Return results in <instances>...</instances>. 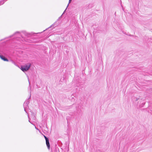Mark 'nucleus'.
I'll return each mask as SVG.
<instances>
[{"instance_id":"1","label":"nucleus","mask_w":152,"mask_h":152,"mask_svg":"<svg viewBox=\"0 0 152 152\" xmlns=\"http://www.w3.org/2000/svg\"><path fill=\"white\" fill-rule=\"evenodd\" d=\"M4 55V56L3 55L0 54V58L3 60L4 61H8L9 60L7 59V57H10V51L8 48H4L2 51Z\"/></svg>"},{"instance_id":"2","label":"nucleus","mask_w":152,"mask_h":152,"mask_svg":"<svg viewBox=\"0 0 152 152\" xmlns=\"http://www.w3.org/2000/svg\"><path fill=\"white\" fill-rule=\"evenodd\" d=\"M31 66V64L28 63L24 65H21L20 68L22 71L25 72L27 71L30 69Z\"/></svg>"},{"instance_id":"3","label":"nucleus","mask_w":152,"mask_h":152,"mask_svg":"<svg viewBox=\"0 0 152 152\" xmlns=\"http://www.w3.org/2000/svg\"><path fill=\"white\" fill-rule=\"evenodd\" d=\"M13 36H14V38L15 39L20 38V37H21L23 38L22 36L20 35V33L19 31H17L15 32L13 35L10 36V40L11 39H10L12 38V37Z\"/></svg>"},{"instance_id":"4","label":"nucleus","mask_w":152,"mask_h":152,"mask_svg":"<svg viewBox=\"0 0 152 152\" xmlns=\"http://www.w3.org/2000/svg\"><path fill=\"white\" fill-rule=\"evenodd\" d=\"M31 94H30V96L29 98L23 104V106L24 107H28V104L29 103V101H28V100H29L31 98Z\"/></svg>"},{"instance_id":"5","label":"nucleus","mask_w":152,"mask_h":152,"mask_svg":"<svg viewBox=\"0 0 152 152\" xmlns=\"http://www.w3.org/2000/svg\"><path fill=\"white\" fill-rule=\"evenodd\" d=\"M9 39L6 40L4 42L3 44V45L5 46L6 47L8 46L10 44Z\"/></svg>"},{"instance_id":"6","label":"nucleus","mask_w":152,"mask_h":152,"mask_svg":"<svg viewBox=\"0 0 152 152\" xmlns=\"http://www.w3.org/2000/svg\"><path fill=\"white\" fill-rule=\"evenodd\" d=\"M94 5L93 4H89L86 6V8L87 9H89L93 7Z\"/></svg>"},{"instance_id":"7","label":"nucleus","mask_w":152,"mask_h":152,"mask_svg":"<svg viewBox=\"0 0 152 152\" xmlns=\"http://www.w3.org/2000/svg\"><path fill=\"white\" fill-rule=\"evenodd\" d=\"M46 145L47 147L48 148V149H50V145L49 142H46Z\"/></svg>"},{"instance_id":"8","label":"nucleus","mask_w":152,"mask_h":152,"mask_svg":"<svg viewBox=\"0 0 152 152\" xmlns=\"http://www.w3.org/2000/svg\"><path fill=\"white\" fill-rule=\"evenodd\" d=\"M7 0H3L2 1H0V5L1 4H3L5 1H6Z\"/></svg>"},{"instance_id":"9","label":"nucleus","mask_w":152,"mask_h":152,"mask_svg":"<svg viewBox=\"0 0 152 152\" xmlns=\"http://www.w3.org/2000/svg\"><path fill=\"white\" fill-rule=\"evenodd\" d=\"M145 102H142V103L140 104L139 105L140 107H143L144 106V105L145 104Z\"/></svg>"},{"instance_id":"10","label":"nucleus","mask_w":152,"mask_h":152,"mask_svg":"<svg viewBox=\"0 0 152 152\" xmlns=\"http://www.w3.org/2000/svg\"><path fill=\"white\" fill-rule=\"evenodd\" d=\"M10 61H11L12 64H14L15 65L17 66V64L13 60L10 59Z\"/></svg>"},{"instance_id":"11","label":"nucleus","mask_w":152,"mask_h":152,"mask_svg":"<svg viewBox=\"0 0 152 152\" xmlns=\"http://www.w3.org/2000/svg\"><path fill=\"white\" fill-rule=\"evenodd\" d=\"M24 32V33L25 34V35L27 36H29L30 35V34H28V33H26L25 32Z\"/></svg>"},{"instance_id":"12","label":"nucleus","mask_w":152,"mask_h":152,"mask_svg":"<svg viewBox=\"0 0 152 152\" xmlns=\"http://www.w3.org/2000/svg\"><path fill=\"white\" fill-rule=\"evenodd\" d=\"M45 140V141H46V142H49L48 138H46Z\"/></svg>"},{"instance_id":"13","label":"nucleus","mask_w":152,"mask_h":152,"mask_svg":"<svg viewBox=\"0 0 152 152\" xmlns=\"http://www.w3.org/2000/svg\"><path fill=\"white\" fill-rule=\"evenodd\" d=\"M68 5L66 8V9L64 11V12H63V13L62 14V15H63L64 13L65 12H66V9H67V7H68Z\"/></svg>"},{"instance_id":"14","label":"nucleus","mask_w":152,"mask_h":152,"mask_svg":"<svg viewBox=\"0 0 152 152\" xmlns=\"http://www.w3.org/2000/svg\"><path fill=\"white\" fill-rule=\"evenodd\" d=\"M62 15H62L58 19V20H60V19H61V17H62Z\"/></svg>"},{"instance_id":"15","label":"nucleus","mask_w":152,"mask_h":152,"mask_svg":"<svg viewBox=\"0 0 152 152\" xmlns=\"http://www.w3.org/2000/svg\"><path fill=\"white\" fill-rule=\"evenodd\" d=\"M55 23H54L53 24V25H52L51 26H50L48 28H50V27H52V26H53L54 25V24H55Z\"/></svg>"},{"instance_id":"16","label":"nucleus","mask_w":152,"mask_h":152,"mask_svg":"<svg viewBox=\"0 0 152 152\" xmlns=\"http://www.w3.org/2000/svg\"><path fill=\"white\" fill-rule=\"evenodd\" d=\"M55 152H57V148H55Z\"/></svg>"},{"instance_id":"17","label":"nucleus","mask_w":152,"mask_h":152,"mask_svg":"<svg viewBox=\"0 0 152 152\" xmlns=\"http://www.w3.org/2000/svg\"><path fill=\"white\" fill-rule=\"evenodd\" d=\"M72 1V0H69V4H68V5H69V3H70Z\"/></svg>"},{"instance_id":"18","label":"nucleus","mask_w":152,"mask_h":152,"mask_svg":"<svg viewBox=\"0 0 152 152\" xmlns=\"http://www.w3.org/2000/svg\"><path fill=\"white\" fill-rule=\"evenodd\" d=\"M24 110H25V111L26 112V108H27V107H24Z\"/></svg>"},{"instance_id":"19","label":"nucleus","mask_w":152,"mask_h":152,"mask_svg":"<svg viewBox=\"0 0 152 152\" xmlns=\"http://www.w3.org/2000/svg\"><path fill=\"white\" fill-rule=\"evenodd\" d=\"M43 136L44 137L45 139V138H48V137H47L45 135H43Z\"/></svg>"},{"instance_id":"20","label":"nucleus","mask_w":152,"mask_h":152,"mask_svg":"<svg viewBox=\"0 0 152 152\" xmlns=\"http://www.w3.org/2000/svg\"><path fill=\"white\" fill-rule=\"evenodd\" d=\"M129 36H133V35H132L131 34H129Z\"/></svg>"},{"instance_id":"21","label":"nucleus","mask_w":152,"mask_h":152,"mask_svg":"<svg viewBox=\"0 0 152 152\" xmlns=\"http://www.w3.org/2000/svg\"><path fill=\"white\" fill-rule=\"evenodd\" d=\"M138 99H139V98H136V101H137Z\"/></svg>"},{"instance_id":"22","label":"nucleus","mask_w":152,"mask_h":152,"mask_svg":"<svg viewBox=\"0 0 152 152\" xmlns=\"http://www.w3.org/2000/svg\"><path fill=\"white\" fill-rule=\"evenodd\" d=\"M62 80H64V77H63V78Z\"/></svg>"},{"instance_id":"23","label":"nucleus","mask_w":152,"mask_h":152,"mask_svg":"<svg viewBox=\"0 0 152 152\" xmlns=\"http://www.w3.org/2000/svg\"><path fill=\"white\" fill-rule=\"evenodd\" d=\"M30 120H29V122H30H30Z\"/></svg>"},{"instance_id":"24","label":"nucleus","mask_w":152,"mask_h":152,"mask_svg":"<svg viewBox=\"0 0 152 152\" xmlns=\"http://www.w3.org/2000/svg\"><path fill=\"white\" fill-rule=\"evenodd\" d=\"M62 79L61 78V79H60V81H61V80Z\"/></svg>"},{"instance_id":"25","label":"nucleus","mask_w":152,"mask_h":152,"mask_svg":"<svg viewBox=\"0 0 152 152\" xmlns=\"http://www.w3.org/2000/svg\"><path fill=\"white\" fill-rule=\"evenodd\" d=\"M42 134L43 136V135H44V134Z\"/></svg>"}]
</instances>
